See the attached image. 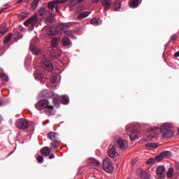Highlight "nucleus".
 I'll return each mask as SVG.
<instances>
[{
  "label": "nucleus",
  "instance_id": "4d7b16f0",
  "mask_svg": "<svg viewBox=\"0 0 179 179\" xmlns=\"http://www.w3.org/2000/svg\"><path fill=\"white\" fill-rule=\"evenodd\" d=\"M23 1V0H19L18 1H17V3H21Z\"/></svg>",
  "mask_w": 179,
  "mask_h": 179
},
{
  "label": "nucleus",
  "instance_id": "c756f323",
  "mask_svg": "<svg viewBox=\"0 0 179 179\" xmlns=\"http://www.w3.org/2000/svg\"><path fill=\"white\" fill-rule=\"evenodd\" d=\"M50 145H51V150L57 149L59 148V141H52L50 143Z\"/></svg>",
  "mask_w": 179,
  "mask_h": 179
},
{
  "label": "nucleus",
  "instance_id": "864d4df0",
  "mask_svg": "<svg viewBox=\"0 0 179 179\" xmlns=\"http://www.w3.org/2000/svg\"><path fill=\"white\" fill-rule=\"evenodd\" d=\"M150 138H154L153 136L152 135H150L148 137V140L150 141Z\"/></svg>",
  "mask_w": 179,
  "mask_h": 179
},
{
  "label": "nucleus",
  "instance_id": "cd10ccee",
  "mask_svg": "<svg viewBox=\"0 0 179 179\" xmlns=\"http://www.w3.org/2000/svg\"><path fill=\"white\" fill-rule=\"evenodd\" d=\"M159 155L165 158H169L172 157V153L170 151H163Z\"/></svg>",
  "mask_w": 179,
  "mask_h": 179
},
{
  "label": "nucleus",
  "instance_id": "7c9ffc66",
  "mask_svg": "<svg viewBox=\"0 0 179 179\" xmlns=\"http://www.w3.org/2000/svg\"><path fill=\"white\" fill-rule=\"evenodd\" d=\"M55 96H59V95L55 94L53 91H48V92L46 93L45 97L47 99H51V98L53 99Z\"/></svg>",
  "mask_w": 179,
  "mask_h": 179
},
{
  "label": "nucleus",
  "instance_id": "393cba45",
  "mask_svg": "<svg viewBox=\"0 0 179 179\" xmlns=\"http://www.w3.org/2000/svg\"><path fill=\"white\" fill-rule=\"evenodd\" d=\"M29 49L35 55H39L41 53V50L37 48L36 46L30 48Z\"/></svg>",
  "mask_w": 179,
  "mask_h": 179
},
{
  "label": "nucleus",
  "instance_id": "473e14b6",
  "mask_svg": "<svg viewBox=\"0 0 179 179\" xmlns=\"http://www.w3.org/2000/svg\"><path fill=\"white\" fill-rule=\"evenodd\" d=\"M138 4H139V0H131L129 5L131 8H135L138 6Z\"/></svg>",
  "mask_w": 179,
  "mask_h": 179
},
{
  "label": "nucleus",
  "instance_id": "20e7f679",
  "mask_svg": "<svg viewBox=\"0 0 179 179\" xmlns=\"http://www.w3.org/2000/svg\"><path fill=\"white\" fill-rule=\"evenodd\" d=\"M102 168L106 173H111L113 169L111 160L109 158H106L103 160V164H102Z\"/></svg>",
  "mask_w": 179,
  "mask_h": 179
},
{
  "label": "nucleus",
  "instance_id": "4be33fe9",
  "mask_svg": "<svg viewBox=\"0 0 179 179\" xmlns=\"http://www.w3.org/2000/svg\"><path fill=\"white\" fill-rule=\"evenodd\" d=\"M60 99L61 103L64 105H67L68 103H69V97H68L67 95L60 96Z\"/></svg>",
  "mask_w": 179,
  "mask_h": 179
},
{
  "label": "nucleus",
  "instance_id": "6e6552de",
  "mask_svg": "<svg viewBox=\"0 0 179 179\" xmlns=\"http://www.w3.org/2000/svg\"><path fill=\"white\" fill-rule=\"evenodd\" d=\"M46 33L49 36H55L57 34H60L61 29H58V27H45Z\"/></svg>",
  "mask_w": 179,
  "mask_h": 179
},
{
  "label": "nucleus",
  "instance_id": "8fccbe9b",
  "mask_svg": "<svg viewBox=\"0 0 179 179\" xmlns=\"http://www.w3.org/2000/svg\"><path fill=\"white\" fill-rule=\"evenodd\" d=\"M55 158V155L53 154H51L49 155V159H53Z\"/></svg>",
  "mask_w": 179,
  "mask_h": 179
},
{
  "label": "nucleus",
  "instance_id": "f3484780",
  "mask_svg": "<svg viewBox=\"0 0 179 179\" xmlns=\"http://www.w3.org/2000/svg\"><path fill=\"white\" fill-rule=\"evenodd\" d=\"M47 138L50 139V141H59L57 139V136L56 135V133L55 132H49L47 134Z\"/></svg>",
  "mask_w": 179,
  "mask_h": 179
},
{
  "label": "nucleus",
  "instance_id": "f257e3e1",
  "mask_svg": "<svg viewBox=\"0 0 179 179\" xmlns=\"http://www.w3.org/2000/svg\"><path fill=\"white\" fill-rule=\"evenodd\" d=\"M140 124H131L127 125L126 127L127 133H129L130 141H134L136 139H138L140 137Z\"/></svg>",
  "mask_w": 179,
  "mask_h": 179
},
{
  "label": "nucleus",
  "instance_id": "0eeeda50",
  "mask_svg": "<svg viewBox=\"0 0 179 179\" xmlns=\"http://www.w3.org/2000/svg\"><path fill=\"white\" fill-rule=\"evenodd\" d=\"M34 77L37 80H41V83H45L47 78L46 75L41 71H37L34 73Z\"/></svg>",
  "mask_w": 179,
  "mask_h": 179
},
{
  "label": "nucleus",
  "instance_id": "1a4fd4ad",
  "mask_svg": "<svg viewBox=\"0 0 179 179\" xmlns=\"http://www.w3.org/2000/svg\"><path fill=\"white\" fill-rule=\"evenodd\" d=\"M69 26L65 24H61L58 26V29H60V34H65L68 36H72V31H69Z\"/></svg>",
  "mask_w": 179,
  "mask_h": 179
},
{
  "label": "nucleus",
  "instance_id": "de8ad7c7",
  "mask_svg": "<svg viewBox=\"0 0 179 179\" xmlns=\"http://www.w3.org/2000/svg\"><path fill=\"white\" fill-rule=\"evenodd\" d=\"M52 78H53V80H52V83H56V81H57V77L55 76H54L53 77H52Z\"/></svg>",
  "mask_w": 179,
  "mask_h": 179
},
{
  "label": "nucleus",
  "instance_id": "a18cd8bd",
  "mask_svg": "<svg viewBox=\"0 0 179 179\" xmlns=\"http://www.w3.org/2000/svg\"><path fill=\"white\" fill-rule=\"evenodd\" d=\"M90 23H91V24L96 26L99 24V22H98L97 19H92V20H91Z\"/></svg>",
  "mask_w": 179,
  "mask_h": 179
},
{
  "label": "nucleus",
  "instance_id": "bb28decb",
  "mask_svg": "<svg viewBox=\"0 0 179 179\" xmlns=\"http://www.w3.org/2000/svg\"><path fill=\"white\" fill-rule=\"evenodd\" d=\"M7 31L6 24L5 23L0 26V35L4 34Z\"/></svg>",
  "mask_w": 179,
  "mask_h": 179
},
{
  "label": "nucleus",
  "instance_id": "680f3d73",
  "mask_svg": "<svg viewBox=\"0 0 179 179\" xmlns=\"http://www.w3.org/2000/svg\"><path fill=\"white\" fill-rule=\"evenodd\" d=\"M127 179H129V178H127Z\"/></svg>",
  "mask_w": 179,
  "mask_h": 179
},
{
  "label": "nucleus",
  "instance_id": "5701e85b",
  "mask_svg": "<svg viewBox=\"0 0 179 179\" xmlns=\"http://www.w3.org/2000/svg\"><path fill=\"white\" fill-rule=\"evenodd\" d=\"M90 14V12L87 11V12H83L81 13H80V15L78 16H77V19L78 20H82L84 18L87 17V16H89V15Z\"/></svg>",
  "mask_w": 179,
  "mask_h": 179
},
{
  "label": "nucleus",
  "instance_id": "2f4dec72",
  "mask_svg": "<svg viewBox=\"0 0 179 179\" xmlns=\"http://www.w3.org/2000/svg\"><path fill=\"white\" fill-rule=\"evenodd\" d=\"M147 148L155 149L157 148V144L155 143H148L146 144Z\"/></svg>",
  "mask_w": 179,
  "mask_h": 179
},
{
  "label": "nucleus",
  "instance_id": "a878e982",
  "mask_svg": "<svg viewBox=\"0 0 179 179\" xmlns=\"http://www.w3.org/2000/svg\"><path fill=\"white\" fill-rule=\"evenodd\" d=\"M64 46H69L71 44V40L68 37H64L62 39Z\"/></svg>",
  "mask_w": 179,
  "mask_h": 179
},
{
  "label": "nucleus",
  "instance_id": "aec40b11",
  "mask_svg": "<svg viewBox=\"0 0 179 179\" xmlns=\"http://www.w3.org/2000/svg\"><path fill=\"white\" fill-rule=\"evenodd\" d=\"M121 8V1L120 0H115L113 3V10L118 11Z\"/></svg>",
  "mask_w": 179,
  "mask_h": 179
},
{
  "label": "nucleus",
  "instance_id": "4c0bfd02",
  "mask_svg": "<svg viewBox=\"0 0 179 179\" xmlns=\"http://www.w3.org/2000/svg\"><path fill=\"white\" fill-rule=\"evenodd\" d=\"M38 42V40L37 38H34V39L31 40V43H30V48H34L36 47V44Z\"/></svg>",
  "mask_w": 179,
  "mask_h": 179
},
{
  "label": "nucleus",
  "instance_id": "2eb2a0df",
  "mask_svg": "<svg viewBox=\"0 0 179 179\" xmlns=\"http://www.w3.org/2000/svg\"><path fill=\"white\" fill-rule=\"evenodd\" d=\"M173 127V124L171 123H165L161 125L160 127V132H164L166 130H171Z\"/></svg>",
  "mask_w": 179,
  "mask_h": 179
},
{
  "label": "nucleus",
  "instance_id": "79ce46f5",
  "mask_svg": "<svg viewBox=\"0 0 179 179\" xmlns=\"http://www.w3.org/2000/svg\"><path fill=\"white\" fill-rule=\"evenodd\" d=\"M38 3L37 1H33L31 7V10H36V8L38 7Z\"/></svg>",
  "mask_w": 179,
  "mask_h": 179
},
{
  "label": "nucleus",
  "instance_id": "6ab92c4d",
  "mask_svg": "<svg viewBox=\"0 0 179 179\" xmlns=\"http://www.w3.org/2000/svg\"><path fill=\"white\" fill-rule=\"evenodd\" d=\"M41 153L43 156L48 157L49 155H50L51 150H50V149H49L48 147H43L41 150Z\"/></svg>",
  "mask_w": 179,
  "mask_h": 179
},
{
  "label": "nucleus",
  "instance_id": "9d476101",
  "mask_svg": "<svg viewBox=\"0 0 179 179\" xmlns=\"http://www.w3.org/2000/svg\"><path fill=\"white\" fill-rule=\"evenodd\" d=\"M68 1V0H53V1H50L48 4V8L53 11L54 8L57 6L56 5L59 3H64Z\"/></svg>",
  "mask_w": 179,
  "mask_h": 179
},
{
  "label": "nucleus",
  "instance_id": "5fc2aeb1",
  "mask_svg": "<svg viewBox=\"0 0 179 179\" xmlns=\"http://www.w3.org/2000/svg\"><path fill=\"white\" fill-rule=\"evenodd\" d=\"M55 9H56V13H59V10H58L57 6H55Z\"/></svg>",
  "mask_w": 179,
  "mask_h": 179
},
{
  "label": "nucleus",
  "instance_id": "09e8293b",
  "mask_svg": "<svg viewBox=\"0 0 179 179\" xmlns=\"http://www.w3.org/2000/svg\"><path fill=\"white\" fill-rule=\"evenodd\" d=\"M171 39L173 40V41L177 40V35H173V36L171 37Z\"/></svg>",
  "mask_w": 179,
  "mask_h": 179
},
{
  "label": "nucleus",
  "instance_id": "ea45409f",
  "mask_svg": "<svg viewBox=\"0 0 179 179\" xmlns=\"http://www.w3.org/2000/svg\"><path fill=\"white\" fill-rule=\"evenodd\" d=\"M154 159L157 162H162L163 159H164V157L160 154H158V155L155 156Z\"/></svg>",
  "mask_w": 179,
  "mask_h": 179
},
{
  "label": "nucleus",
  "instance_id": "a211bd4d",
  "mask_svg": "<svg viewBox=\"0 0 179 179\" xmlns=\"http://www.w3.org/2000/svg\"><path fill=\"white\" fill-rule=\"evenodd\" d=\"M52 103L55 106L59 107V103H62L60 96L59 95L54 96V98H52Z\"/></svg>",
  "mask_w": 179,
  "mask_h": 179
},
{
  "label": "nucleus",
  "instance_id": "9b49d317",
  "mask_svg": "<svg viewBox=\"0 0 179 179\" xmlns=\"http://www.w3.org/2000/svg\"><path fill=\"white\" fill-rule=\"evenodd\" d=\"M38 23V17L36 15H34L33 17H30L24 23L25 27H28L29 24H31L32 27L35 26Z\"/></svg>",
  "mask_w": 179,
  "mask_h": 179
},
{
  "label": "nucleus",
  "instance_id": "7ed1b4c3",
  "mask_svg": "<svg viewBox=\"0 0 179 179\" xmlns=\"http://www.w3.org/2000/svg\"><path fill=\"white\" fill-rule=\"evenodd\" d=\"M40 66L44 71L48 72H52V71L54 69L52 63L48 59H43L41 62Z\"/></svg>",
  "mask_w": 179,
  "mask_h": 179
},
{
  "label": "nucleus",
  "instance_id": "13d9d810",
  "mask_svg": "<svg viewBox=\"0 0 179 179\" xmlns=\"http://www.w3.org/2000/svg\"><path fill=\"white\" fill-rule=\"evenodd\" d=\"M2 122V117H1V116H0V123H1Z\"/></svg>",
  "mask_w": 179,
  "mask_h": 179
},
{
  "label": "nucleus",
  "instance_id": "58836bf2",
  "mask_svg": "<svg viewBox=\"0 0 179 179\" xmlns=\"http://www.w3.org/2000/svg\"><path fill=\"white\" fill-rule=\"evenodd\" d=\"M50 52L52 53V57H59L61 55L60 51L57 52L55 50H52Z\"/></svg>",
  "mask_w": 179,
  "mask_h": 179
},
{
  "label": "nucleus",
  "instance_id": "423d86ee",
  "mask_svg": "<svg viewBox=\"0 0 179 179\" xmlns=\"http://www.w3.org/2000/svg\"><path fill=\"white\" fill-rule=\"evenodd\" d=\"M115 146L119 149L125 150L128 147V142L119 137L115 140Z\"/></svg>",
  "mask_w": 179,
  "mask_h": 179
},
{
  "label": "nucleus",
  "instance_id": "6e6d98bb",
  "mask_svg": "<svg viewBox=\"0 0 179 179\" xmlns=\"http://www.w3.org/2000/svg\"><path fill=\"white\" fill-rule=\"evenodd\" d=\"M6 8H1V9L0 10V14L2 13L3 12V10H6Z\"/></svg>",
  "mask_w": 179,
  "mask_h": 179
},
{
  "label": "nucleus",
  "instance_id": "412c9836",
  "mask_svg": "<svg viewBox=\"0 0 179 179\" xmlns=\"http://www.w3.org/2000/svg\"><path fill=\"white\" fill-rule=\"evenodd\" d=\"M45 17V22L47 24H51L53 22L54 17L51 12H50L48 15H46Z\"/></svg>",
  "mask_w": 179,
  "mask_h": 179
},
{
  "label": "nucleus",
  "instance_id": "c85d7f7f",
  "mask_svg": "<svg viewBox=\"0 0 179 179\" xmlns=\"http://www.w3.org/2000/svg\"><path fill=\"white\" fill-rule=\"evenodd\" d=\"M50 13V11H48L47 10H45L44 8H41L39 10V14L41 16H44V15H48L49 13Z\"/></svg>",
  "mask_w": 179,
  "mask_h": 179
},
{
  "label": "nucleus",
  "instance_id": "c03bdc74",
  "mask_svg": "<svg viewBox=\"0 0 179 179\" xmlns=\"http://www.w3.org/2000/svg\"><path fill=\"white\" fill-rule=\"evenodd\" d=\"M37 162L39 164H43V157H42V155H38L37 157Z\"/></svg>",
  "mask_w": 179,
  "mask_h": 179
},
{
  "label": "nucleus",
  "instance_id": "052dcab7",
  "mask_svg": "<svg viewBox=\"0 0 179 179\" xmlns=\"http://www.w3.org/2000/svg\"><path fill=\"white\" fill-rule=\"evenodd\" d=\"M178 134H179V129H178Z\"/></svg>",
  "mask_w": 179,
  "mask_h": 179
},
{
  "label": "nucleus",
  "instance_id": "3c124183",
  "mask_svg": "<svg viewBox=\"0 0 179 179\" xmlns=\"http://www.w3.org/2000/svg\"><path fill=\"white\" fill-rule=\"evenodd\" d=\"M174 57H179V51L174 54Z\"/></svg>",
  "mask_w": 179,
  "mask_h": 179
},
{
  "label": "nucleus",
  "instance_id": "49530a36",
  "mask_svg": "<svg viewBox=\"0 0 179 179\" xmlns=\"http://www.w3.org/2000/svg\"><path fill=\"white\" fill-rule=\"evenodd\" d=\"M159 130V127H151V129H150V131H156Z\"/></svg>",
  "mask_w": 179,
  "mask_h": 179
},
{
  "label": "nucleus",
  "instance_id": "603ef678",
  "mask_svg": "<svg viewBox=\"0 0 179 179\" xmlns=\"http://www.w3.org/2000/svg\"><path fill=\"white\" fill-rule=\"evenodd\" d=\"M176 169L177 170H179V164H178V163H176Z\"/></svg>",
  "mask_w": 179,
  "mask_h": 179
},
{
  "label": "nucleus",
  "instance_id": "dca6fc26",
  "mask_svg": "<svg viewBox=\"0 0 179 179\" xmlns=\"http://www.w3.org/2000/svg\"><path fill=\"white\" fill-rule=\"evenodd\" d=\"M109 157L111 158H114L115 155H117V151L115 150V147L114 145L109 146V151H108Z\"/></svg>",
  "mask_w": 179,
  "mask_h": 179
},
{
  "label": "nucleus",
  "instance_id": "a19ab883",
  "mask_svg": "<svg viewBox=\"0 0 179 179\" xmlns=\"http://www.w3.org/2000/svg\"><path fill=\"white\" fill-rule=\"evenodd\" d=\"M156 160L154 158H150L149 159H147L145 164L146 165H152Z\"/></svg>",
  "mask_w": 179,
  "mask_h": 179
},
{
  "label": "nucleus",
  "instance_id": "c9c22d12",
  "mask_svg": "<svg viewBox=\"0 0 179 179\" xmlns=\"http://www.w3.org/2000/svg\"><path fill=\"white\" fill-rule=\"evenodd\" d=\"M173 176V168H170L168 171V173H166V177L169 178H172Z\"/></svg>",
  "mask_w": 179,
  "mask_h": 179
},
{
  "label": "nucleus",
  "instance_id": "72a5a7b5",
  "mask_svg": "<svg viewBox=\"0 0 179 179\" xmlns=\"http://www.w3.org/2000/svg\"><path fill=\"white\" fill-rule=\"evenodd\" d=\"M0 78L3 81H5V82H8L9 80L8 76L4 73L0 72Z\"/></svg>",
  "mask_w": 179,
  "mask_h": 179
},
{
  "label": "nucleus",
  "instance_id": "f03ea898",
  "mask_svg": "<svg viewBox=\"0 0 179 179\" xmlns=\"http://www.w3.org/2000/svg\"><path fill=\"white\" fill-rule=\"evenodd\" d=\"M35 107H36V109H37L38 110H42L43 109L53 110V108H54L53 106L49 105V102L46 99H43V100H41L40 101L37 102V103H36Z\"/></svg>",
  "mask_w": 179,
  "mask_h": 179
},
{
  "label": "nucleus",
  "instance_id": "f8f14e48",
  "mask_svg": "<svg viewBox=\"0 0 179 179\" xmlns=\"http://www.w3.org/2000/svg\"><path fill=\"white\" fill-rule=\"evenodd\" d=\"M165 171L166 169L164 168V166H159L157 167V175L158 176V178L163 179L165 178Z\"/></svg>",
  "mask_w": 179,
  "mask_h": 179
},
{
  "label": "nucleus",
  "instance_id": "bf43d9fd",
  "mask_svg": "<svg viewBox=\"0 0 179 179\" xmlns=\"http://www.w3.org/2000/svg\"><path fill=\"white\" fill-rule=\"evenodd\" d=\"M2 106V101L0 100V106Z\"/></svg>",
  "mask_w": 179,
  "mask_h": 179
},
{
  "label": "nucleus",
  "instance_id": "39448f33",
  "mask_svg": "<svg viewBox=\"0 0 179 179\" xmlns=\"http://www.w3.org/2000/svg\"><path fill=\"white\" fill-rule=\"evenodd\" d=\"M15 124L20 129H27L29 126L28 121L23 118L18 119Z\"/></svg>",
  "mask_w": 179,
  "mask_h": 179
},
{
  "label": "nucleus",
  "instance_id": "4468645a",
  "mask_svg": "<svg viewBox=\"0 0 179 179\" xmlns=\"http://www.w3.org/2000/svg\"><path fill=\"white\" fill-rule=\"evenodd\" d=\"M163 133L162 137L163 138H169L172 137L175 134V131L173 130H165L164 131H161Z\"/></svg>",
  "mask_w": 179,
  "mask_h": 179
},
{
  "label": "nucleus",
  "instance_id": "b1692460",
  "mask_svg": "<svg viewBox=\"0 0 179 179\" xmlns=\"http://www.w3.org/2000/svg\"><path fill=\"white\" fill-rule=\"evenodd\" d=\"M60 41L59 38H53L51 41V45L53 48H57L59 45V41Z\"/></svg>",
  "mask_w": 179,
  "mask_h": 179
},
{
  "label": "nucleus",
  "instance_id": "f704fd0d",
  "mask_svg": "<svg viewBox=\"0 0 179 179\" xmlns=\"http://www.w3.org/2000/svg\"><path fill=\"white\" fill-rule=\"evenodd\" d=\"M141 179H149V176L147 172L145 171H141Z\"/></svg>",
  "mask_w": 179,
  "mask_h": 179
},
{
  "label": "nucleus",
  "instance_id": "37998d69",
  "mask_svg": "<svg viewBox=\"0 0 179 179\" xmlns=\"http://www.w3.org/2000/svg\"><path fill=\"white\" fill-rule=\"evenodd\" d=\"M91 163L95 164V166H99L101 164V162H99L97 159H91Z\"/></svg>",
  "mask_w": 179,
  "mask_h": 179
},
{
  "label": "nucleus",
  "instance_id": "e433bc0d",
  "mask_svg": "<svg viewBox=\"0 0 179 179\" xmlns=\"http://www.w3.org/2000/svg\"><path fill=\"white\" fill-rule=\"evenodd\" d=\"M12 36H13V34H12V33L8 34L5 37V39H4V41H3V43H4L5 44L8 43L10 41V40L11 39Z\"/></svg>",
  "mask_w": 179,
  "mask_h": 179
},
{
  "label": "nucleus",
  "instance_id": "ddd939ff",
  "mask_svg": "<svg viewBox=\"0 0 179 179\" xmlns=\"http://www.w3.org/2000/svg\"><path fill=\"white\" fill-rule=\"evenodd\" d=\"M113 0H101V5L105 11L109 10L112 6Z\"/></svg>",
  "mask_w": 179,
  "mask_h": 179
}]
</instances>
